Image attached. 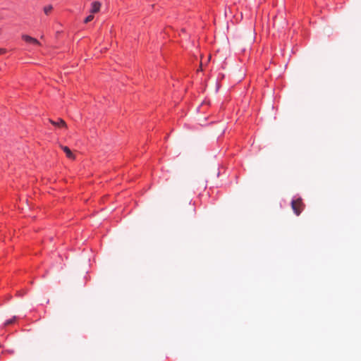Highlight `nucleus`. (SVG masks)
Wrapping results in <instances>:
<instances>
[{"instance_id": "obj_6", "label": "nucleus", "mask_w": 361, "mask_h": 361, "mask_svg": "<svg viewBox=\"0 0 361 361\" xmlns=\"http://www.w3.org/2000/svg\"><path fill=\"white\" fill-rule=\"evenodd\" d=\"M195 209L193 204H191V201L188 202V209H186V212L189 216H192L195 214Z\"/></svg>"}, {"instance_id": "obj_5", "label": "nucleus", "mask_w": 361, "mask_h": 361, "mask_svg": "<svg viewBox=\"0 0 361 361\" xmlns=\"http://www.w3.org/2000/svg\"><path fill=\"white\" fill-rule=\"evenodd\" d=\"M61 149L66 153V155L68 159H75V155L73 154V152H71V150L70 149V148L68 147L61 146Z\"/></svg>"}, {"instance_id": "obj_3", "label": "nucleus", "mask_w": 361, "mask_h": 361, "mask_svg": "<svg viewBox=\"0 0 361 361\" xmlns=\"http://www.w3.org/2000/svg\"><path fill=\"white\" fill-rule=\"evenodd\" d=\"M22 39L27 43L32 44L37 46H40V42L36 39L27 35H23Z\"/></svg>"}, {"instance_id": "obj_10", "label": "nucleus", "mask_w": 361, "mask_h": 361, "mask_svg": "<svg viewBox=\"0 0 361 361\" xmlns=\"http://www.w3.org/2000/svg\"><path fill=\"white\" fill-rule=\"evenodd\" d=\"M6 53V49L4 48H0V55L4 54Z\"/></svg>"}, {"instance_id": "obj_9", "label": "nucleus", "mask_w": 361, "mask_h": 361, "mask_svg": "<svg viewBox=\"0 0 361 361\" xmlns=\"http://www.w3.org/2000/svg\"><path fill=\"white\" fill-rule=\"evenodd\" d=\"M93 19H94V16H93V14L92 13V14L89 15L88 16H87V17L85 18V20H84V23H89V22L92 21Z\"/></svg>"}, {"instance_id": "obj_4", "label": "nucleus", "mask_w": 361, "mask_h": 361, "mask_svg": "<svg viewBox=\"0 0 361 361\" xmlns=\"http://www.w3.org/2000/svg\"><path fill=\"white\" fill-rule=\"evenodd\" d=\"M101 3L98 1H93L91 4L90 13H97L100 11Z\"/></svg>"}, {"instance_id": "obj_1", "label": "nucleus", "mask_w": 361, "mask_h": 361, "mask_svg": "<svg viewBox=\"0 0 361 361\" xmlns=\"http://www.w3.org/2000/svg\"><path fill=\"white\" fill-rule=\"evenodd\" d=\"M291 207L293 210V212L297 216H299L302 211L304 209L305 204H303L302 199L298 198L291 202Z\"/></svg>"}, {"instance_id": "obj_8", "label": "nucleus", "mask_w": 361, "mask_h": 361, "mask_svg": "<svg viewBox=\"0 0 361 361\" xmlns=\"http://www.w3.org/2000/svg\"><path fill=\"white\" fill-rule=\"evenodd\" d=\"M17 317L13 316L12 318L7 319L4 323V326L6 327L7 326L13 324L16 321Z\"/></svg>"}, {"instance_id": "obj_2", "label": "nucleus", "mask_w": 361, "mask_h": 361, "mask_svg": "<svg viewBox=\"0 0 361 361\" xmlns=\"http://www.w3.org/2000/svg\"><path fill=\"white\" fill-rule=\"evenodd\" d=\"M49 122L51 123L54 126L59 128H67V125L65 121L61 118H59L57 121H54L52 119H49Z\"/></svg>"}, {"instance_id": "obj_7", "label": "nucleus", "mask_w": 361, "mask_h": 361, "mask_svg": "<svg viewBox=\"0 0 361 361\" xmlns=\"http://www.w3.org/2000/svg\"><path fill=\"white\" fill-rule=\"evenodd\" d=\"M44 13L49 16L53 11V6L51 4L47 5L43 8Z\"/></svg>"}]
</instances>
